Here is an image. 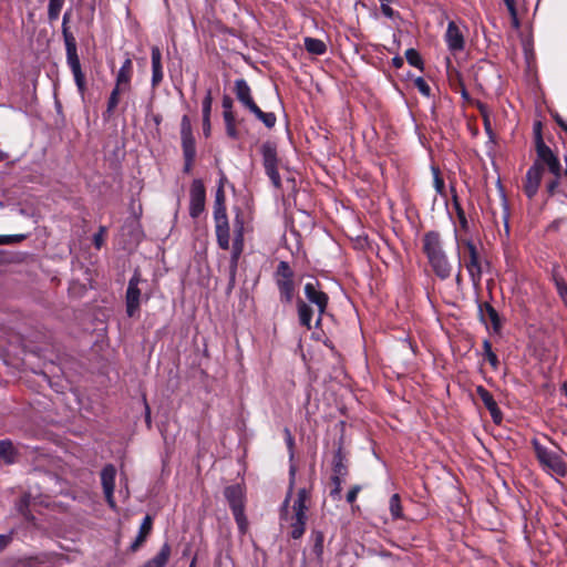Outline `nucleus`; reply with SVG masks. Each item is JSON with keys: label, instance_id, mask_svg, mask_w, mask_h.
<instances>
[{"label": "nucleus", "instance_id": "49530a36", "mask_svg": "<svg viewBox=\"0 0 567 567\" xmlns=\"http://www.w3.org/2000/svg\"><path fill=\"white\" fill-rule=\"evenodd\" d=\"M432 171H433V177H434V178H433V179H434V187H435V189H436V192H437L439 194H442V193H443V190H444V187H445V185H444V181H443V178L440 176V171H439V168H436V167H432Z\"/></svg>", "mask_w": 567, "mask_h": 567}, {"label": "nucleus", "instance_id": "f03ea898", "mask_svg": "<svg viewBox=\"0 0 567 567\" xmlns=\"http://www.w3.org/2000/svg\"><path fill=\"white\" fill-rule=\"evenodd\" d=\"M234 91L237 100L243 104V106L248 109L259 121L265 124L266 127L272 128L276 125L277 117L275 113L261 111V109L255 103L251 89L246 80L237 79L235 81Z\"/></svg>", "mask_w": 567, "mask_h": 567}, {"label": "nucleus", "instance_id": "9d476101", "mask_svg": "<svg viewBox=\"0 0 567 567\" xmlns=\"http://www.w3.org/2000/svg\"><path fill=\"white\" fill-rule=\"evenodd\" d=\"M303 290H305V296H306L307 300L317 307L318 318L316 321V326H319L321 322L322 315L327 310L329 297L326 292H323L320 289V285L318 282V280L307 282L305 285Z\"/></svg>", "mask_w": 567, "mask_h": 567}, {"label": "nucleus", "instance_id": "39448f33", "mask_svg": "<svg viewBox=\"0 0 567 567\" xmlns=\"http://www.w3.org/2000/svg\"><path fill=\"white\" fill-rule=\"evenodd\" d=\"M224 495L230 506L240 532L245 533L247 528V519L244 513L245 506L243 488L238 484L227 486L224 491Z\"/></svg>", "mask_w": 567, "mask_h": 567}, {"label": "nucleus", "instance_id": "cd10ccee", "mask_svg": "<svg viewBox=\"0 0 567 567\" xmlns=\"http://www.w3.org/2000/svg\"><path fill=\"white\" fill-rule=\"evenodd\" d=\"M171 546L164 543L159 551L150 560L144 563L141 567H165L171 556Z\"/></svg>", "mask_w": 567, "mask_h": 567}, {"label": "nucleus", "instance_id": "5701e85b", "mask_svg": "<svg viewBox=\"0 0 567 567\" xmlns=\"http://www.w3.org/2000/svg\"><path fill=\"white\" fill-rule=\"evenodd\" d=\"M478 312L481 319L486 322L488 320L492 324V328L495 332H499L502 328V321L498 312L492 307L488 302H483L478 305Z\"/></svg>", "mask_w": 567, "mask_h": 567}, {"label": "nucleus", "instance_id": "c9c22d12", "mask_svg": "<svg viewBox=\"0 0 567 567\" xmlns=\"http://www.w3.org/2000/svg\"><path fill=\"white\" fill-rule=\"evenodd\" d=\"M405 58H406V61L412 65V66H415L420 70H423V61H422V58L421 55L419 54V52L415 50V49H408L405 51Z\"/></svg>", "mask_w": 567, "mask_h": 567}, {"label": "nucleus", "instance_id": "6e6552de", "mask_svg": "<svg viewBox=\"0 0 567 567\" xmlns=\"http://www.w3.org/2000/svg\"><path fill=\"white\" fill-rule=\"evenodd\" d=\"M64 44H65V51H66L68 65L70 66V69L72 71V74H73V78H74V81H75L79 92L81 93V95H84V92L86 89V83H85V76L81 69L80 59L78 55L76 41H71V39H69L68 42H65Z\"/></svg>", "mask_w": 567, "mask_h": 567}, {"label": "nucleus", "instance_id": "393cba45", "mask_svg": "<svg viewBox=\"0 0 567 567\" xmlns=\"http://www.w3.org/2000/svg\"><path fill=\"white\" fill-rule=\"evenodd\" d=\"M153 528V518L151 515H146L140 526L138 534L135 540L131 544V551H136L145 543Z\"/></svg>", "mask_w": 567, "mask_h": 567}, {"label": "nucleus", "instance_id": "473e14b6", "mask_svg": "<svg viewBox=\"0 0 567 567\" xmlns=\"http://www.w3.org/2000/svg\"><path fill=\"white\" fill-rule=\"evenodd\" d=\"M311 542H312V551L316 555V557L321 560L323 556V543H324V535L320 530H313L311 533Z\"/></svg>", "mask_w": 567, "mask_h": 567}, {"label": "nucleus", "instance_id": "5fc2aeb1", "mask_svg": "<svg viewBox=\"0 0 567 567\" xmlns=\"http://www.w3.org/2000/svg\"><path fill=\"white\" fill-rule=\"evenodd\" d=\"M12 540L11 534H0V551L3 550Z\"/></svg>", "mask_w": 567, "mask_h": 567}, {"label": "nucleus", "instance_id": "e433bc0d", "mask_svg": "<svg viewBox=\"0 0 567 567\" xmlns=\"http://www.w3.org/2000/svg\"><path fill=\"white\" fill-rule=\"evenodd\" d=\"M344 480L346 477L331 476L333 488L330 491V496L336 501L341 499L342 484Z\"/></svg>", "mask_w": 567, "mask_h": 567}, {"label": "nucleus", "instance_id": "de8ad7c7", "mask_svg": "<svg viewBox=\"0 0 567 567\" xmlns=\"http://www.w3.org/2000/svg\"><path fill=\"white\" fill-rule=\"evenodd\" d=\"M556 289L559 295L561 301L567 307V285L563 280H556Z\"/></svg>", "mask_w": 567, "mask_h": 567}, {"label": "nucleus", "instance_id": "bf43d9fd", "mask_svg": "<svg viewBox=\"0 0 567 567\" xmlns=\"http://www.w3.org/2000/svg\"><path fill=\"white\" fill-rule=\"evenodd\" d=\"M483 350L485 357L493 352L492 343L489 342V340L486 339L483 341Z\"/></svg>", "mask_w": 567, "mask_h": 567}, {"label": "nucleus", "instance_id": "7c9ffc66", "mask_svg": "<svg viewBox=\"0 0 567 567\" xmlns=\"http://www.w3.org/2000/svg\"><path fill=\"white\" fill-rule=\"evenodd\" d=\"M17 451L10 440L0 441V461L6 464H13L16 462Z\"/></svg>", "mask_w": 567, "mask_h": 567}, {"label": "nucleus", "instance_id": "6e6d98bb", "mask_svg": "<svg viewBox=\"0 0 567 567\" xmlns=\"http://www.w3.org/2000/svg\"><path fill=\"white\" fill-rule=\"evenodd\" d=\"M486 360L488 361V363L491 364V367L494 369V370H497L498 365H499V361H498V358L497 355L492 352L489 353L488 355L485 357Z\"/></svg>", "mask_w": 567, "mask_h": 567}, {"label": "nucleus", "instance_id": "a878e982", "mask_svg": "<svg viewBox=\"0 0 567 567\" xmlns=\"http://www.w3.org/2000/svg\"><path fill=\"white\" fill-rule=\"evenodd\" d=\"M332 476L347 477L349 473L348 458L342 452V447L340 446L332 460Z\"/></svg>", "mask_w": 567, "mask_h": 567}, {"label": "nucleus", "instance_id": "37998d69", "mask_svg": "<svg viewBox=\"0 0 567 567\" xmlns=\"http://www.w3.org/2000/svg\"><path fill=\"white\" fill-rule=\"evenodd\" d=\"M212 104H213L212 92L208 91L206 96L203 100V103H202L203 117H210Z\"/></svg>", "mask_w": 567, "mask_h": 567}, {"label": "nucleus", "instance_id": "a211bd4d", "mask_svg": "<svg viewBox=\"0 0 567 567\" xmlns=\"http://www.w3.org/2000/svg\"><path fill=\"white\" fill-rule=\"evenodd\" d=\"M431 269L435 274L437 278L441 280H446L451 277L452 274V265L449 260V257L445 254H442L437 257L431 258L427 260Z\"/></svg>", "mask_w": 567, "mask_h": 567}, {"label": "nucleus", "instance_id": "0e129e2a", "mask_svg": "<svg viewBox=\"0 0 567 567\" xmlns=\"http://www.w3.org/2000/svg\"><path fill=\"white\" fill-rule=\"evenodd\" d=\"M145 422L147 424L148 427H151V424H152V420H151V411H150V408L147 404H145Z\"/></svg>", "mask_w": 567, "mask_h": 567}, {"label": "nucleus", "instance_id": "13d9d810", "mask_svg": "<svg viewBox=\"0 0 567 567\" xmlns=\"http://www.w3.org/2000/svg\"><path fill=\"white\" fill-rule=\"evenodd\" d=\"M558 179H559V177L555 176V179L547 185V190L550 195H553L555 193L556 188L558 187V184H559Z\"/></svg>", "mask_w": 567, "mask_h": 567}, {"label": "nucleus", "instance_id": "f8f14e48", "mask_svg": "<svg viewBox=\"0 0 567 567\" xmlns=\"http://www.w3.org/2000/svg\"><path fill=\"white\" fill-rule=\"evenodd\" d=\"M140 282L141 275L138 271H135L126 289V313L128 317H134L140 310L142 298V291L138 288Z\"/></svg>", "mask_w": 567, "mask_h": 567}, {"label": "nucleus", "instance_id": "2eb2a0df", "mask_svg": "<svg viewBox=\"0 0 567 567\" xmlns=\"http://www.w3.org/2000/svg\"><path fill=\"white\" fill-rule=\"evenodd\" d=\"M181 140L183 156L196 157V143L188 115H184L181 120Z\"/></svg>", "mask_w": 567, "mask_h": 567}, {"label": "nucleus", "instance_id": "7ed1b4c3", "mask_svg": "<svg viewBox=\"0 0 567 567\" xmlns=\"http://www.w3.org/2000/svg\"><path fill=\"white\" fill-rule=\"evenodd\" d=\"M463 244L466 248L464 266L470 275L473 286L478 287L482 281L483 272L489 267V264L472 240H465Z\"/></svg>", "mask_w": 567, "mask_h": 567}, {"label": "nucleus", "instance_id": "79ce46f5", "mask_svg": "<svg viewBox=\"0 0 567 567\" xmlns=\"http://www.w3.org/2000/svg\"><path fill=\"white\" fill-rule=\"evenodd\" d=\"M27 238L25 235H1L0 236V245H10L24 240Z\"/></svg>", "mask_w": 567, "mask_h": 567}, {"label": "nucleus", "instance_id": "f3484780", "mask_svg": "<svg viewBox=\"0 0 567 567\" xmlns=\"http://www.w3.org/2000/svg\"><path fill=\"white\" fill-rule=\"evenodd\" d=\"M542 179V166L535 162L526 173L524 192L527 197L532 198L536 195Z\"/></svg>", "mask_w": 567, "mask_h": 567}, {"label": "nucleus", "instance_id": "338daca9", "mask_svg": "<svg viewBox=\"0 0 567 567\" xmlns=\"http://www.w3.org/2000/svg\"><path fill=\"white\" fill-rule=\"evenodd\" d=\"M556 122L558 123V125H559L564 131H566V132H567V128H566V127H567V124H566V123H565L560 117H558V116H557V117H556Z\"/></svg>", "mask_w": 567, "mask_h": 567}, {"label": "nucleus", "instance_id": "603ef678", "mask_svg": "<svg viewBox=\"0 0 567 567\" xmlns=\"http://www.w3.org/2000/svg\"><path fill=\"white\" fill-rule=\"evenodd\" d=\"M194 162H195V157L184 156L183 172L185 174H189L192 172L193 166H194Z\"/></svg>", "mask_w": 567, "mask_h": 567}, {"label": "nucleus", "instance_id": "774afa93", "mask_svg": "<svg viewBox=\"0 0 567 567\" xmlns=\"http://www.w3.org/2000/svg\"><path fill=\"white\" fill-rule=\"evenodd\" d=\"M7 157L6 153L0 151V162L4 161Z\"/></svg>", "mask_w": 567, "mask_h": 567}, {"label": "nucleus", "instance_id": "69168bd1", "mask_svg": "<svg viewBox=\"0 0 567 567\" xmlns=\"http://www.w3.org/2000/svg\"><path fill=\"white\" fill-rule=\"evenodd\" d=\"M556 122L558 123V125H559L564 131H566V132H567V128H566V127H567V124H566V123H565L560 117H558V116H557V117H556Z\"/></svg>", "mask_w": 567, "mask_h": 567}, {"label": "nucleus", "instance_id": "0eeeda50", "mask_svg": "<svg viewBox=\"0 0 567 567\" xmlns=\"http://www.w3.org/2000/svg\"><path fill=\"white\" fill-rule=\"evenodd\" d=\"M262 163L267 176L276 188L281 187V179L278 173L277 150L272 143L266 142L261 145Z\"/></svg>", "mask_w": 567, "mask_h": 567}, {"label": "nucleus", "instance_id": "864d4df0", "mask_svg": "<svg viewBox=\"0 0 567 567\" xmlns=\"http://www.w3.org/2000/svg\"><path fill=\"white\" fill-rule=\"evenodd\" d=\"M391 2H381V11L388 18H393L394 10L389 6Z\"/></svg>", "mask_w": 567, "mask_h": 567}, {"label": "nucleus", "instance_id": "bb28decb", "mask_svg": "<svg viewBox=\"0 0 567 567\" xmlns=\"http://www.w3.org/2000/svg\"><path fill=\"white\" fill-rule=\"evenodd\" d=\"M223 179L224 178L220 179L219 186L217 187L216 193H215L214 219L228 217L227 209H226V196H225Z\"/></svg>", "mask_w": 567, "mask_h": 567}, {"label": "nucleus", "instance_id": "412c9836", "mask_svg": "<svg viewBox=\"0 0 567 567\" xmlns=\"http://www.w3.org/2000/svg\"><path fill=\"white\" fill-rule=\"evenodd\" d=\"M309 501V493L306 488H300L297 493V497L292 504L293 515L291 519H299L307 523V511Z\"/></svg>", "mask_w": 567, "mask_h": 567}, {"label": "nucleus", "instance_id": "052dcab7", "mask_svg": "<svg viewBox=\"0 0 567 567\" xmlns=\"http://www.w3.org/2000/svg\"><path fill=\"white\" fill-rule=\"evenodd\" d=\"M403 59L401 56H395L392 59V64L394 68L400 69L403 65Z\"/></svg>", "mask_w": 567, "mask_h": 567}, {"label": "nucleus", "instance_id": "c03bdc74", "mask_svg": "<svg viewBox=\"0 0 567 567\" xmlns=\"http://www.w3.org/2000/svg\"><path fill=\"white\" fill-rule=\"evenodd\" d=\"M414 85L419 90V92L424 96L431 95V87L423 78L415 79Z\"/></svg>", "mask_w": 567, "mask_h": 567}, {"label": "nucleus", "instance_id": "1a4fd4ad", "mask_svg": "<svg viewBox=\"0 0 567 567\" xmlns=\"http://www.w3.org/2000/svg\"><path fill=\"white\" fill-rule=\"evenodd\" d=\"M206 205V188L202 179L196 178L189 187V216L197 219L204 212Z\"/></svg>", "mask_w": 567, "mask_h": 567}, {"label": "nucleus", "instance_id": "f704fd0d", "mask_svg": "<svg viewBox=\"0 0 567 567\" xmlns=\"http://www.w3.org/2000/svg\"><path fill=\"white\" fill-rule=\"evenodd\" d=\"M390 512L393 518L402 517L401 499L399 494H393L389 502Z\"/></svg>", "mask_w": 567, "mask_h": 567}, {"label": "nucleus", "instance_id": "4468645a", "mask_svg": "<svg viewBox=\"0 0 567 567\" xmlns=\"http://www.w3.org/2000/svg\"><path fill=\"white\" fill-rule=\"evenodd\" d=\"M422 250L427 260L445 254L443 241L439 231H426L422 238Z\"/></svg>", "mask_w": 567, "mask_h": 567}, {"label": "nucleus", "instance_id": "ddd939ff", "mask_svg": "<svg viewBox=\"0 0 567 567\" xmlns=\"http://www.w3.org/2000/svg\"><path fill=\"white\" fill-rule=\"evenodd\" d=\"M115 476L116 468L113 464H107L103 467L101 472V483L105 495V499L109 506L113 509L116 508L114 499Z\"/></svg>", "mask_w": 567, "mask_h": 567}, {"label": "nucleus", "instance_id": "4d7b16f0", "mask_svg": "<svg viewBox=\"0 0 567 567\" xmlns=\"http://www.w3.org/2000/svg\"><path fill=\"white\" fill-rule=\"evenodd\" d=\"M203 133L206 137L210 134V117H203Z\"/></svg>", "mask_w": 567, "mask_h": 567}, {"label": "nucleus", "instance_id": "58836bf2", "mask_svg": "<svg viewBox=\"0 0 567 567\" xmlns=\"http://www.w3.org/2000/svg\"><path fill=\"white\" fill-rule=\"evenodd\" d=\"M70 20H71V11L69 10V11L64 12L63 19H62V34H63L64 43L68 42L69 39H71V41H75L74 35L70 32L69 27H68Z\"/></svg>", "mask_w": 567, "mask_h": 567}, {"label": "nucleus", "instance_id": "b1692460", "mask_svg": "<svg viewBox=\"0 0 567 567\" xmlns=\"http://www.w3.org/2000/svg\"><path fill=\"white\" fill-rule=\"evenodd\" d=\"M133 75V63L130 58H126L123 62L122 66L117 71L116 78H115V85L123 87L127 91L131 90V81Z\"/></svg>", "mask_w": 567, "mask_h": 567}, {"label": "nucleus", "instance_id": "3c124183", "mask_svg": "<svg viewBox=\"0 0 567 567\" xmlns=\"http://www.w3.org/2000/svg\"><path fill=\"white\" fill-rule=\"evenodd\" d=\"M361 491V486L360 485H354L350 488V491L347 493V502L349 504H352L355 502L357 497H358V494L360 493Z\"/></svg>", "mask_w": 567, "mask_h": 567}, {"label": "nucleus", "instance_id": "680f3d73", "mask_svg": "<svg viewBox=\"0 0 567 567\" xmlns=\"http://www.w3.org/2000/svg\"><path fill=\"white\" fill-rule=\"evenodd\" d=\"M290 495H291V491L288 493V495L286 496V498H285V501L282 503V507H281L282 514L287 513V508H288L289 501H290Z\"/></svg>", "mask_w": 567, "mask_h": 567}, {"label": "nucleus", "instance_id": "e2e57ef3", "mask_svg": "<svg viewBox=\"0 0 567 567\" xmlns=\"http://www.w3.org/2000/svg\"><path fill=\"white\" fill-rule=\"evenodd\" d=\"M285 434H286L287 444H288V446L291 447L293 445V437H292L289 429L285 430Z\"/></svg>", "mask_w": 567, "mask_h": 567}, {"label": "nucleus", "instance_id": "dca6fc26", "mask_svg": "<svg viewBox=\"0 0 567 567\" xmlns=\"http://www.w3.org/2000/svg\"><path fill=\"white\" fill-rule=\"evenodd\" d=\"M445 41L449 50L452 52H460L464 49L465 41L463 32L454 21H450L447 24Z\"/></svg>", "mask_w": 567, "mask_h": 567}, {"label": "nucleus", "instance_id": "2f4dec72", "mask_svg": "<svg viewBox=\"0 0 567 567\" xmlns=\"http://www.w3.org/2000/svg\"><path fill=\"white\" fill-rule=\"evenodd\" d=\"M303 43L306 50L311 54L322 55L327 51L326 43L320 39L307 37L305 38Z\"/></svg>", "mask_w": 567, "mask_h": 567}, {"label": "nucleus", "instance_id": "09e8293b", "mask_svg": "<svg viewBox=\"0 0 567 567\" xmlns=\"http://www.w3.org/2000/svg\"><path fill=\"white\" fill-rule=\"evenodd\" d=\"M507 7V10L513 19V23L515 27H518L517 11L515 6V0H503Z\"/></svg>", "mask_w": 567, "mask_h": 567}, {"label": "nucleus", "instance_id": "a18cd8bd", "mask_svg": "<svg viewBox=\"0 0 567 567\" xmlns=\"http://www.w3.org/2000/svg\"><path fill=\"white\" fill-rule=\"evenodd\" d=\"M454 205H455L456 215H457L460 225L464 230H466L468 227V223H467V219L465 216V212L463 210V208L461 207V205L457 203L456 199H454Z\"/></svg>", "mask_w": 567, "mask_h": 567}, {"label": "nucleus", "instance_id": "ea45409f", "mask_svg": "<svg viewBox=\"0 0 567 567\" xmlns=\"http://www.w3.org/2000/svg\"><path fill=\"white\" fill-rule=\"evenodd\" d=\"M226 125L227 135L231 138L238 137V132L236 128V118L235 116H228V118H224Z\"/></svg>", "mask_w": 567, "mask_h": 567}, {"label": "nucleus", "instance_id": "f257e3e1", "mask_svg": "<svg viewBox=\"0 0 567 567\" xmlns=\"http://www.w3.org/2000/svg\"><path fill=\"white\" fill-rule=\"evenodd\" d=\"M530 444L540 468L546 474L560 478L567 476V462L564 460L560 453H557L540 444L537 439H533Z\"/></svg>", "mask_w": 567, "mask_h": 567}, {"label": "nucleus", "instance_id": "423d86ee", "mask_svg": "<svg viewBox=\"0 0 567 567\" xmlns=\"http://www.w3.org/2000/svg\"><path fill=\"white\" fill-rule=\"evenodd\" d=\"M539 126L540 124L538 123L535 138L537 159L535 162H538L542 168L546 165L554 176L560 177L561 167L559 159L543 141Z\"/></svg>", "mask_w": 567, "mask_h": 567}, {"label": "nucleus", "instance_id": "8fccbe9b", "mask_svg": "<svg viewBox=\"0 0 567 567\" xmlns=\"http://www.w3.org/2000/svg\"><path fill=\"white\" fill-rule=\"evenodd\" d=\"M106 233L105 227H100L99 231L93 236V244L94 246L100 249L104 243V236Z\"/></svg>", "mask_w": 567, "mask_h": 567}, {"label": "nucleus", "instance_id": "9b49d317", "mask_svg": "<svg viewBox=\"0 0 567 567\" xmlns=\"http://www.w3.org/2000/svg\"><path fill=\"white\" fill-rule=\"evenodd\" d=\"M244 217L240 213H237L234 218V233L235 238L233 241V250L230 258V281L234 282V276L236 270L237 260L243 251L244 247Z\"/></svg>", "mask_w": 567, "mask_h": 567}, {"label": "nucleus", "instance_id": "a19ab883", "mask_svg": "<svg viewBox=\"0 0 567 567\" xmlns=\"http://www.w3.org/2000/svg\"><path fill=\"white\" fill-rule=\"evenodd\" d=\"M221 106L224 110L223 111L224 118H228V116H235V114L233 112V100L228 95H225L223 97Z\"/></svg>", "mask_w": 567, "mask_h": 567}, {"label": "nucleus", "instance_id": "20e7f679", "mask_svg": "<svg viewBox=\"0 0 567 567\" xmlns=\"http://www.w3.org/2000/svg\"><path fill=\"white\" fill-rule=\"evenodd\" d=\"M274 279L279 291V298L282 303L290 305L295 297L296 282L295 272L287 261H279Z\"/></svg>", "mask_w": 567, "mask_h": 567}, {"label": "nucleus", "instance_id": "72a5a7b5", "mask_svg": "<svg viewBox=\"0 0 567 567\" xmlns=\"http://www.w3.org/2000/svg\"><path fill=\"white\" fill-rule=\"evenodd\" d=\"M63 4L64 0H49L48 19L50 22L58 20Z\"/></svg>", "mask_w": 567, "mask_h": 567}, {"label": "nucleus", "instance_id": "4be33fe9", "mask_svg": "<svg viewBox=\"0 0 567 567\" xmlns=\"http://www.w3.org/2000/svg\"><path fill=\"white\" fill-rule=\"evenodd\" d=\"M152 60V86L157 87L163 81V65H162V52L158 47H153L151 50Z\"/></svg>", "mask_w": 567, "mask_h": 567}, {"label": "nucleus", "instance_id": "6ab92c4d", "mask_svg": "<svg viewBox=\"0 0 567 567\" xmlns=\"http://www.w3.org/2000/svg\"><path fill=\"white\" fill-rule=\"evenodd\" d=\"M476 393L484 403L485 408L489 411L493 421L495 423H501L502 412L492 393H489L483 385L476 386Z\"/></svg>", "mask_w": 567, "mask_h": 567}, {"label": "nucleus", "instance_id": "aec40b11", "mask_svg": "<svg viewBox=\"0 0 567 567\" xmlns=\"http://www.w3.org/2000/svg\"><path fill=\"white\" fill-rule=\"evenodd\" d=\"M214 221L217 244L220 249L228 250L230 245V228L228 217L215 218Z\"/></svg>", "mask_w": 567, "mask_h": 567}, {"label": "nucleus", "instance_id": "c756f323", "mask_svg": "<svg viewBox=\"0 0 567 567\" xmlns=\"http://www.w3.org/2000/svg\"><path fill=\"white\" fill-rule=\"evenodd\" d=\"M126 92H128V91L123 87H120L116 85L113 87V90L110 94V97L107 100L106 110L103 113L104 118L111 117V115L114 113L115 109L117 107V105L120 103V95L123 93H126Z\"/></svg>", "mask_w": 567, "mask_h": 567}, {"label": "nucleus", "instance_id": "4c0bfd02", "mask_svg": "<svg viewBox=\"0 0 567 567\" xmlns=\"http://www.w3.org/2000/svg\"><path fill=\"white\" fill-rule=\"evenodd\" d=\"M291 532H290V536L293 538V539H299L302 537V535L305 534V530H306V523L302 522V520H299V519H291Z\"/></svg>", "mask_w": 567, "mask_h": 567}, {"label": "nucleus", "instance_id": "c85d7f7f", "mask_svg": "<svg viewBox=\"0 0 567 567\" xmlns=\"http://www.w3.org/2000/svg\"><path fill=\"white\" fill-rule=\"evenodd\" d=\"M297 310L300 324L306 329L310 330L313 317L312 308L307 302L300 299L297 302Z\"/></svg>", "mask_w": 567, "mask_h": 567}]
</instances>
